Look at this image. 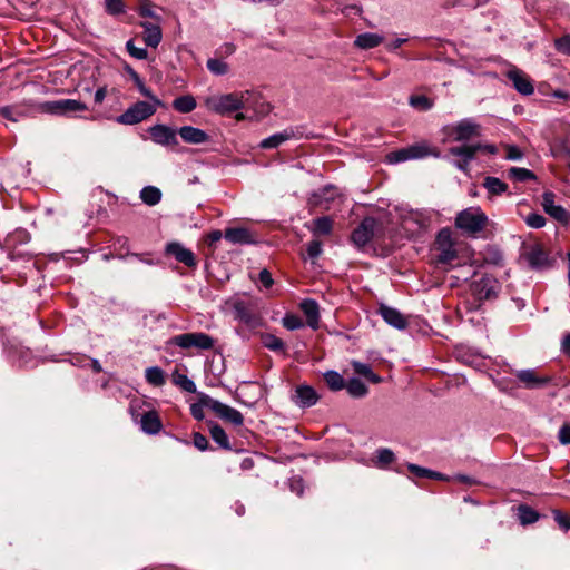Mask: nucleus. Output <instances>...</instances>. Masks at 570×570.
<instances>
[{
  "label": "nucleus",
  "instance_id": "1",
  "mask_svg": "<svg viewBox=\"0 0 570 570\" xmlns=\"http://www.w3.org/2000/svg\"><path fill=\"white\" fill-rule=\"evenodd\" d=\"M253 96L254 92L249 90L214 96L206 99L205 106L210 111L225 115L249 107Z\"/></svg>",
  "mask_w": 570,
  "mask_h": 570
},
{
  "label": "nucleus",
  "instance_id": "2",
  "mask_svg": "<svg viewBox=\"0 0 570 570\" xmlns=\"http://www.w3.org/2000/svg\"><path fill=\"white\" fill-rule=\"evenodd\" d=\"M519 262L535 272L550 269L554 264V259L551 258L546 248L538 243L523 245Z\"/></svg>",
  "mask_w": 570,
  "mask_h": 570
},
{
  "label": "nucleus",
  "instance_id": "3",
  "mask_svg": "<svg viewBox=\"0 0 570 570\" xmlns=\"http://www.w3.org/2000/svg\"><path fill=\"white\" fill-rule=\"evenodd\" d=\"M487 223L488 217L479 207L463 209L455 217V227L469 236H474L482 232Z\"/></svg>",
  "mask_w": 570,
  "mask_h": 570
},
{
  "label": "nucleus",
  "instance_id": "4",
  "mask_svg": "<svg viewBox=\"0 0 570 570\" xmlns=\"http://www.w3.org/2000/svg\"><path fill=\"white\" fill-rule=\"evenodd\" d=\"M426 157L440 158L441 153L438 148L431 147L426 142H419L405 148H401L390 153L386 158L390 164H399L413 159H422Z\"/></svg>",
  "mask_w": 570,
  "mask_h": 570
},
{
  "label": "nucleus",
  "instance_id": "5",
  "mask_svg": "<svg viewBox=\"0 0 570 570\" xmlns=\"http://www.w3.org/2000/svg\"><path fill=\"white\" fill-rule=\"evenodd\" d=\"M37 110L41 114L73 117L77 112L88 110V106L77 99H59L39 102Z\"/></svg>",
  "mask_w": 570,
  "mask_h": 570
},
{
  "label": "nucleus",
  "instance_id": "6",
  "mask_svg": "<svg viewBox=\"0 0 570 570\" xmlns=\"http://www.w3.org/2000/svg\"><path fill=\"white\" fill-rule=\"evenodd\" d=\"M202 401L207 409L213 411L223 421L232 423L234 426H242L244 424V416L238 410L206 394H202Z\"/></svg>",
  "mask_w": 570,
  "mask_h": 570
},
{
  "label": "nucleus",
  "instance_id": "7",
  "mask_svg": "<svg viewBox=\"0 0 570 570\" xmlns=\"http://www.w3.org/2000/svg\"><path fill=\"white\" fill-rule=\"evenodd\" d=\"M214 338L203 332H190L171 337L170 344L184 350L195 347L200 351H208L214 347Z\"/></svg>",
  "mask_w": 570,
  "mask_h": 570
},
{
  "label": "nucleus",
  "instance_id": "8",
  "mask_svg": "<svg viewBox=\"0 0 570 570\" xmlns=\"http://www.w3.org/2000/svg\"><path fill=\"white\" fill-rule=\"evenodd\" d=\"M156 112V107L147 101H138L116 118L118 124L136 125Z\"/></svg>",
  "mask_w": 570,
  "mask_h": 570
},
{
  "label": "nucleus",
  "instance_id": "9",
  "mask_svg": "<svg viewBox=\"0 0 570 570\" xmlns=\"http://www.w3.org/2000/svg\"><path fill=\"white\" fill-rule=\"evenodd\" d=\"M480 126L471 118H464L445 128V132L453 141H468L479 136Z\"/></svg>",
  "mask_w": 570,
  "mask_h": 570
},
{
  "label": "nucleus",
  "instance_id": "10",
  "mask_svg": "<svg viewBox=\"0 0 570 570\" xmlns=\"http://www.w3.org/2000/svg\"><path fill=\"white\" fill-rule=\"evenodd\" d=\"M438 254V262L441 264H450L458 257V252L454 248L452 239V232L449 228H442L435 239Z\"/></svg>",
  "mask_w": 570,
  "mask_h": 570
},
{
  "label": "nucleus",
  "instance_id": "11",
  "mask_svg": "<svg viewBox=\"0 0 570 570\" xmlns=\"http://www.w3.org/2000/svg\"><path fill=\"white\" fill-rule=\"evenodd\" d=\"M499 289V282L491 275H482L471 284L472 295L480 302L495 297Z\"/></svg>",
  "mask_w": 570,
  "mask_h": 570
},
{
  "label": "nucleus",
  "instance_id": "12",
  "mask_svg": "<svg viewBox=\"0 0 570 570\" xmlns=\"http://www.w3.org/2000/svg\"><path fill=\"white\" fill-rule=\"evenodd\" d=\"M556 194L547 190L542 194L541 206L546 214L556 219L558 223L567 226L570 224V213L562 206L554 203Z\"/></svg>",
  "mask_w": 570,
  "mask_h": 570
},
{
  "label": "nucleus",
  "instance_id": "13",
  "mask_svg": "<svg viewBox=\"0 0 570 570\" xmlns=\"http://www.w3.org/2000/svg\"><path fill=\"white\" fill-rule=\"evenodd\" d=\"M479 149L480 146H474V144L455 146L449 149V155L458 157V159L453 161V165L459 170L468 173L470 163L475 158V155L479 153Z\"/></svg>",
  "mask_w": 570,
  "mask_h": 570
},
{
  "label": "nucleus",
  "instance_id": "14",
  "mask_svg": "<svg viewBox=\"0 0 570 570\" xmlns=\"http://www.w3.org/2000/svg\"><path fill=\"white\" fill-rule=\"evenodd\" d=\"M505 76L519 94L530 96L534 92L533 82L523 70L512 67L507 71Z\"/></svg>",
  "mask_w": 570,
  "mask_h": 570
},
{
  "label": "nucleus",
  "instance_id": "15",
  "mask_svg": "<svg viewBox=\"0 0 570 570\" xmlns=\"http://www.w3.org/2000/svg\"><path fill=\"white\" fill-rule=\"evenodd\" d=\"M375 219L372 217H365L360 225L352 232V243L362 248L367 245L374 236Z\"/></svg>",
  "mask_w": 570,
  "mask_h": 570
},
{
  "label": "nucleus",
  "instance_id": "16",
  "mask_svg": "<svg viewBox=\"0 0 570 570\" xmlns=\"http://www.w3.org/2000/svg\"><path fill=\"white\" fill-rule=\"evenodd\" d=\"M165 254L173 256L178 263H181L187 267L195 268L197 266L195 254L179 242H170L166 244Z\"/></svg>",
  "mask_w": 570,
  "mask_h": 570
},
{
  "label": "nucleus",
  "instance_id": "17",
  "mask_svg": "<svg viewBox=\"0 0 570 570\" xmlns=\"http://www.w3.org/2000/svg\"><path fill=\"white\" fill-rule=\"evenodd\" d=\"M224 238L234 245H252L258 243L256 234L247 227L226 228Z\"/></svg>",
  "mask_w": 570,
  "mask_h": 570
},
{
  "label": "nucleus",
  "instance_id": "18",
  "mask_svg": "<svg viewBox=\"0 0 570 570\" xmlns=\"http://www.w3.org/2000/svg\"><path fill=\"white\" fill-rule=\"evenodd\" d=\"M149 134L154 142L161 146L178 145L177 130L166 125H155L149 128Z\"/></svg>",
  "mask_w": 570,
  "mask_h": 570
},
{
  "label": "nucleus",
  "instance_id": "19",
  "mask_svg": "<svg viewBox=\"0 0 570 570\" xmlns=\"http://www.w3.org/2000/svg\"><path fill=\"white\" fill-rule=\"evenodd\" d=\"M379 314L389 325L396 330H405L409 325L406 317L394 307L381 304Z\"/></svg>",
  "mask_w": 570,
  "mask_h": 570
},
{
  "label": "nucleus",
  "instance_id": "20",
  "mask_svg": "<svg viewBox=\"0 0 570 570\" xmlns=\"http://www.w3.org/2000/svg\"><path fill=\"white\" fill-rule=\"evenodd\" d=\"M294 403L301 407H309L318 401L317 392L309 385H298L292 396Z\"/></svg>",
  "mask_w": 570,
  "mask_h": 570
},
{
  "label": "nucleus",
  "instance_id": "21",
  "mask_svg": "<svg viewBox=\"0 0 570 570\" xmlns=\"http://www.w3.org/2000/svg\"><path fill=\"white\" fill-rule=\"evenodd\" d=\"M297 134H298V129L289 127V128L284 129L283 131L273 134L272 136L263 139L258 146L262 149H274L287 140L297 138L298 137Z\"/></svg>",
  "mask_w": 570,
  "mask_h": 570
},
{
  "label": "nucleus",
  "instance_id": "22",
  "mask_svg": "<svg viewBox=\"0 0 570 570\" xmlns=\"http://www.w3.org/2000/svg\"><path fill=\"white\" fill-rule=\"evenodd\" d=\"M235 318L246 324L247 326L255 327L259 325V318L252 312L249 306L244 301H237L233 305Z\"/></svg>",
  "mask_w": 570,
  "mask_h": 570
},
{
  "label": "nucleus",
  "instance_id": "23",
  "mask_svg": "<svg viewBox=\"0 0 570 570\" xmlns=\"http://www.w3.org/2000/svg\"><path fill=\"white\" fill-rule=\"evenodd\" d=\"M299 308L306 317L307 325L313 330H317L320 325V306L317 302L312 298L303 299Z\"/></svg>",
  "mask_w": 570,
  "mask_h": 570
},
{
  "label": "nucleus",
  "instance_id": "24",
  "mask_svg": "<svg viewBox=\"0 0 570 570\" xmlns=\"http://www.w3.org/2000/svg\"><path fill=\"white\" fill-rule=\"evenodd\" d=\"M140 429L149 435L158 434L163 429L161 420L155 410L145 412L140 417Z\"/></svg>",
  "mask_w": 570,
  "mask_h": 570
},
{
  "label": "nucleus",
  "instance_id": "25",
  "mask_svg": "<svg viewBox=\"0 0 570 570\" xmlns=\"http://www.w3.org/2000/svg\"><path fill=\"white\" fill-rule=\"evenodd\" d=\"M180 138L187 144L199 145L208 141L209 136L203 129L193 126H183L177 130Z\"/></svg>",
  "mask_w": 570,
  "mask_h": 570
},
{
  "label": "nucleus",
  "instance_id": "26",
  "mask_svg": "<svg viewBox=\"0 0 570 570\" xmlns=\"http://www.w3.org/2000/svg\"><path fill=\"white\" fill-rule=\"evenodd\" d=\"M139 26L144 29L142 39L146 46L157 48L163 39L160 27L149 21H141Z\"/></svg>",
  "mask_w": 570,
  "mask_h": 570
},
{
  "label": "nucleus",
  "instance_id": "27",
  "mask_svg": "<svg viewBox=\"0 0 570 570\" xmlns=\"http://www.w3.org/2000/svg\"><path fill=\"white\" fill-rule=\"evenodd\" d=\"M517 379L528 389H534L548 383L547 377H540L534 370H521L515 373Z\"/></svg>",
  "mask_w": 570,
  "mask_h": 570
},
{
  "label": "nucleus",
  "instance_id": "28",
  "mask_svg": "<svg viewBox=\"0 0 570 570\" xmlns=\"http://www.w3.org/2000/svg\"><path fill=\"white\" fill-rule=\"evenodd\" d=\"M384 38L377 33L364 32L358 35L354 40V46L360 49H373L383 42Z\"/></svg>",
  "mask_w": 570,
  "mask_h": 570
},
{
  "label": "nucleus",
  "instance_id": "29",
  "mask_svg": "<svg viewBox=\"0 0 570 570\" xmlns=\"http://www.w3.org/2000/svg\"><path fill=\"white\" fill-rule=\"evenodd\" d=\"M210 438L224 450H232L229 439L224 429L216 422L209 421L207 423Z\"/></svg>",
  "mask_w": 570,
  "mask_h": 570
},
{
  "label": "nucleus",
  "instance_id": "30",
  "mask_svg": "<svg viewBox=\"0 0 570 570\" xmlns=\"http://www.w3.org/2000/svg\"><path fill=\"white\" fill-rule=\"evenodd\" d=\"M197 107V101L193 95H183L174 99L173 108L180 114H189Z\"/></svg>",
  "mask_w": 570,
  "mask_h": 570
},
{
  "label": "nucleus",
  "instance_id": "31",
  "mask_svg": "<svg viewBox=\"0 0 570 570\" xmlns=\"http://www.w3.org/2000/svg\"><path fill=\"white\" fill-rule=\"evenodd\" d=\"M126 70L129 73V76H130L131 80L134 81V83L136 85V87L138 88L139 92L144 97L154 101L155 105L160 106L161 101L151 92V90L149 88H147L145 86L140 76L131 67H127Z\"/></svg>",
  "mask_w": 570,
  "mask_h": 570
},
{
  "label": "nucleus",
  "instance_id": "32",
  "mask_svg": "<svg viewBox=\"0 0 570 570\" xmlns=\"http://www.w3.org/2000/svg\"><path fill=\"white\" fill-rule=\"evenodd\" d=\"M517 515L522 525L533 524L540 519V514L528 504L518 505Z\"/></svg>",
  "mask_w": 570,
  "mask_h": 570
},
{
  "label": "nucleus",
  "instance_id": "33",
  "mask_svg": "<svg viewBox=\"0 0 570 570\" xmlns=\"http://www.w3.org/2000/svg\"><path fill=\"white\" fill-rule=\"evenodd\" d=\"M482 185L487 189L489 196H500L508 190V185L493 176H487Z\"/></svg>",
  "mask_w": 570,
  "mask_h": 570
},
{
  "label": "nucleus",
  "instance_id": "34",
  "mask_svg": "<svg viewBox=\"0 0 570 570\" xmlns=\"http://www.w3.org/2000/svg\"><path fill=\"white\" fill-rule=\"evenodd\" d=\"M344 389L354 399L364 397L368 393L367 386L357 377H352L345 382Z\"/></svg>",
  "mask_w": 570,
  "mask_h": 570
},
{
  "label": "nucleus",
  "instance_id": "35",
  "mask_svg": "<svg viewBox=\"0 0 570 570\" xmlns=\"http://www.w3.org/2000/svg\"><path fill=\"white\" fill-rule=\"evenodd\" d=\"M140 199L148 206H155L161 200V191L155 186H146L140 190Z\"/></svg>",
  "mask_w": 570,
  "mask_h": 570
},
{
  "label": "nucleus",
  "instance_id": "36",
  "mask_svg": "<svg viewBox=\"0 0 570 570\" xmlns=\"http://www.w3.org/2000/svg\"><path fill=\"white\" fill-rule=\"evenodd\" d=\"M261 342L264 347L273 351V352H285V343L274 334L271 333H262Z\"/></svg>",
  "mask_w": 570,
  "mask_h": 570
},
{
  "label": "nucleus",
  "instance_id": "37",
  "mask_svg": "<svg viewBox=\"0 0 570 570\" xmlns=\"http://www.w3.org/2000/svg\"><path fill=\"white\" fill-rule=\"evenodd\" d=\"M324 380L327 387L333 392H338L345 387L344 377L336 371H327L324 373Z\"/></svg>",
  "mask_w": 570,
  "mask_h": 570
},
{
  "label": "nucleus",
  "instance_id": "38",
  "mask_svg": "<svg viewBox=\"0 0 570 570\" xmlns=\"http://www.w3.org/2000/svg\"><path fill=\"white\" fill-rule=\"evenodd\" d=\"M145 379L154 386H163L166 382L165 372L159 366H150L146 368Z\"/></svg>",
  "mask_w": 570,
  "mask_h": 570
},
{
  "label": "nucleus",
  "instance_id": "39",
  "mask_svg": "<svg viewBox=\"0 0 570 570\" xmlns=\"http://www.w3.org/2000/svg\"><path fill=\"white\" fill-rule=\"evenodd\" d=\"M352 366H353V370H354V372L356 374L366 377L372 383H380L382 381L381 376L375 374L372 371V367L368 364H366V363L354 361L352 363Z\"/></svg>",
  "mask_w": 570,
  "mask_h": 570
},
{
  "label": "nucleus",
  "instance_id": "40",
  "mask_svg": "<svg viewBox=\"0 0 570 570\" xmlns=\"http://www.w3.org/2000/svg\"><path fill=\"white\" fill-rule=\"evenodd\" d=\"M171 377H173V383L175 385L179 386L183 391L188 392V393H196V391H197L196 384L187 375L175 371L173 373Z\"/></svg>",
  "mask_w": 570,
  "mask_h": 570
},
{
  "label": "nucleus",
  "instance_id": "41",
  "mask_svg": "<svg viewBox=\"0 0 570 570\" xmlns=\"http://www.w3.org/2000/svg\"><path fill=\"white\" fill-rule=\"evenodd\" d=\"M313 234L314 235H330L333 229V220L328 216H322L313 222Z\"/></svg>",
  "mask_w": 570,
  "mask_h": 570
},
{
  "label": "nucleus",
  "instance_id": "42",
  "mask_svg": "<svg viewBox=\"0 0 570 570\" xmlns=\"http://www.w3.org/2000/svg\"><path fill=\"white\" fill-rule=\"evenodd\" d=\"M508 176L515 181L522 183L535 179V175L533 171L521 167H511L508 171Z\"/></svg>",
  "mask_w": 570,
  "mask_h": 570
},
{
  "label": "nucleus",
  "instance_id": "43",
  "mask_svg": "<svg viewBox=\"0 0 570 570\" xmlns=\"http://www.w3.org/2000/svg\"><path fill=\"white\" fill-rule=\"evenodd\" d=\"M206 67L215 76H224L229 70L227 62L216 58L208 59L206 62Z\"/></svg>",
  "mask_w": 570,
  "mask_h": 570
},
{
  "label": "nucleus",
  "instance_id": "44",
  "mask_svg": "<svg viewBox=\"0 0 570 570\" xmlns=\"http://www.w3.org/2000/svg\"><path fill=\"white\" fill-rule=\"evenodd\" d=\"M282 324L288 331H295L304 327L303 320L298 315L292 313L285 314L282 320Z\"/></svg>",
  "mask_w": 570,
  "mask_h": 570
},
{
  "label": "nucleus",
  "instance_id": "45",
  "mask_svg": "<svg viewBox=\"0 0 570 570\" xmlns=\"http://www.w3.org/2000/svg\"><path fill=\"white\" fill-rule=\"evenodd\" d=\"M395 460V454L387 448H381L376 451V465L384 468Z\"/></svg>",
  "mask_w": 570,
  "mask_h": 570
},
{
  "label": "nucleus",
  "instance_id": "46",
  "mask_svg": "<svg viewBox=\"0 0 570 570\" xmlns=\"http://www.w3.org/2000/svg\"><path fill=\"white\" fill-rule=\"evenodd\" d=\"M106 12L110 16H118L126 11V6L122 0H105Z\"/></svg>",
  "mask_w": 570,
  "mask_h": 570
},
{
  "label": "nucleus",
  "instance_id": "47",
  "mask_svg": "<svg viewBox=\"0 0 570 570\" xmlns=\"http://www.w3.org/2000/svg\"><path fill=\"white\" fill-rule=\"evenodd\" d=\"M552 515H553L556 523L562 531L567 532L570 530V515L569 514L563 513L561 510L554 509V510H552Z\"/></svg>",
  "mask_w": 570,
  "mask_h": 570
},
{
  "label": "nucleus",
  "instance_id": "48",
  "mask_svg": "<svg viewBox=\"0 0 570 570\" xmlns=\"http://www.w3.org/2000/svg\"><path fill=\"white\" fill-rule=\"evenodd\" d=\"M126 49L131 57L139 59V60H144L148 56L147 49L136 47L134 43V40H131V39L126 42Z\"/></svg>",
  "mask_w": 570,
  "mask_h": 570
},
{
  "label": "nucleus",
  "instance_id": "49",
  "mask_svg": "<svg viewBox=\"0 0 570 570\" xmlns=\"http://www.w3.org/2000/svg\"><path fill=\"white\" fill-rule=\"evenodd\" d=\"M524 220L529 227L535 229L542 228L547 222L544 216L538 213H530Z\"/></svg>",
  "mask_w": 570,
  "mask_h": 570
},
{
  "label": "nucleus",
  "instance_id": "50",
  "mask_svg": "<svg viewBox=\"0 0 570 570\" xmlns=\"http://www.w3.org/2000/svg\"><path fill=\"white\" fill-rule=\"evenodd\" d=\"M410 105L421 108L422 110H429L432 108L433 104L426 96H412L410 98Z\"/></svg>",
  "mask_w": 570,
  "mask_h": 570
},
{
  "label": "nucleus",
  "instance_id": "51",
  "mask_svg": "<svg viewBox=\"0 0 570 570\" xmlns=\"http://www.w3.org/2000/svg\"><path fill=\"white\" fill-rule=\"evenodd\" d=\"M554 47L559 52L570 56V35L558 38L554 41Z\"/></svg>",
  "mask_w": 570,
  "mask_h": 570
},
{
  "label": "nucleus",
  "instance_id": "52",
  "mask_svg": "<svg viewBox=\"0 0 570 570\" xmlns=\"http://www.w3.org/2000/svg\"><path fill=\"white\" fill-rule=\"evenodd\" d=\"M409 471L420 479H430L432 474V470L410 463L407 465Z\"/></svg>",
  "mask_w": 570,
  "mask_h": 570
},
{
  "label": "nucleus",
  "instance_id": "53",
  "mask_svg": "<svg viewBox=\"0 0 570 570\" xmlns=\"http://www.w3.org/2000/svg\"><path fill=\"white\" fill-rule=\"evenodd\" d=\"M193 443H194V446L196 449H198L199 451H206L209 449V442H208L207 438L199 432H195L193 434Z\"/></svg>",
  "mask_w": 570,
  "mask_h": 570
},
{
  "label": "nucleus",
  "instance_id": "54",
  "mask_svg": "<svg viewBox=\"0 0 570 570\" xmlns=\"http://www.w3.org/2000/svg\"><path fill=\"white\" fill-rule=\"evenodd\" d=\"M307 255L311 259L317 258L322 254V243L320 240H311L306 247Z\"/></svg>",
  "mask_w": 570,
  "mask_h": 570
},
{
  "label": "nucleus",
  "instance_id": "55",
  "mask_svg": "<svg viewBox=\"0 0 570 570\" xmlns=\"http://www.w3.org/2000/svg\"><path fill=\"white\" fill-rule=\"evenodd\" d=\"M258 279L265 288H271L274 284V279L268 269L263 268L258 274Z\"/></svg>",
  "mask_w": 570,
  "mask_h": 570
},
{
  "label": "nucleus",
  "instance_id": "56",
  "mask_svg": "<svg viewBox=\"0 0 570 570\" xmlns=\"http://www.w3.org/2000/svg\"><path fill=\"white\" fill-rule=\"evenodd\" d=\"M344 16L348 17L351 14H354V16H361L362 12H363V9L361 6L358 4H350V6H344V7H338L337 8Z\"/></svg>",
  "mask_w": 570,
  "mask_h": 570
},
{
  "label": "nucleus",
  "instance_id": "57",
  "mask_svg": "<svg viewBox=\"0 0 570 570\" xmlns=\"http://www.w3.org/2000/svg\"><path fill=\"white\" fill-rule=\"evenodd\" d=\"M204 407L206 406L203 404L202 397L199 399V403H194L190 405V414L195 420L200 421L204 419Z\"/></svg>",
  "mask_w": 570,
  "mask_h": 570
},
{
  "label": "nucleus",
  "instance_id": "58",
  "mask_svg": "<svg viewBox=\"0 0 570 570\" xmlns=\"http://www.w3.org/2000/svg\"><path fill=\"white\" fill-rule=\"evenodd\" d=\"M558 439L561 444H570V425L563 424L558 433Z\"/></svg>",
  "mask_w": 570,
  "mask_h": 570
},
{
  "label": "nucleus",
  "instance_id": "59",
  "mask_svg": "<svg viewBox=\"0 0 570 570\" xmlns=\"http://www.w3.org/2000/svg\"><path fill=\"white\" fill-rule=\"evenodd\" d=\"M522 156V151L517 146H508L507 159L519 160Z\"/></svg>",
  "mask_w": 570,
  "mask_h": 570
},
{
  "label": "nucleus",
  "instance_id": "60",
  "mask_svg": "<svg viewBox=\"0 0 570 570\" xmlns=\"http://www.w3.org/2000/svg\"><path fill=\"white\" fill-rule=\"evenodd\" d=\"M222 237H224V234L219 229L212 230L207 235L208 245L209 246L214 245L215 243L219 242L222 239Z\"/></svg>",
  "mask_w": 570,
  "mask_h": 570
},
{
  "label": "nucleus",
  "instance_id": "61",
  "mask_svg": "<svg viewBox=\"0 0 570 570\" xmlns=\"http://www.w3.org/2000/svg\"><path fill=\"white\" fill-rule=\"evenodd\" d=\"M407 38H396L394 40H392L391 42H389L386 45V48L387 50L390 51H395L396 49H399L402 45H404L405 42H407Z\"/></svg>",
  "mask_w": 570,
  "mask_h": 570
},
{
  "label": "nucleus",
  "instance_id": "62",
  "mask_svg": "<svg viewBox=\"0 0 570 570\" xmlns=\"http://www.w3.org/2000/svg\"><path fill=\"white\" fill-rule=\"evenodd\" d=\"M452 480L468 484V485H473L476 483V481L474 479H472L471 476L464 475V474H455L452 476Z\"/></svg>",
  "mask_w": 570,
  "mask_h": 570
},
{
  "label": "nucleus",
  "instance_id": "63",
  "mask_svg": "<svg viewBox=\"0 0 570 570\" xmlns=\"http://www.w3.org/2000/svg\"><path fill=\"white\" fill-rule=\"evenodd\" d=\"M106 96H107V89H106V87H100V88H98V89L96 90V92H95V97H94L95 102H96V104H101V102L105 100Z\"/></svg>",
  "mask_w": 570,
  "mask_h": 570
},
{
  "label": "nucleus",
  "instance_id": "64",
  "mask_svg": "<svg viewBox=\"0 0 570 570\" xmlns=\"http://www.w3.org/2000/svg\"><path fill=\"white\" fill-rule=\"evenodd\" d=\"M562 351L570 356V333L562 341Z\"/></svg>",
  "mask_w": 570,
  "mask_h": 570
}]
</instances>
